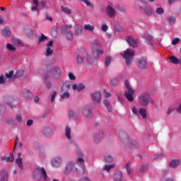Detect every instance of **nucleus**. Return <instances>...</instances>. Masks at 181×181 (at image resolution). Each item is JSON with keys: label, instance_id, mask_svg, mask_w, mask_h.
<instances>
[{"label": "nucleus", "instance_id": "nucleus-1", "mask_svg": "<svg viewBox=\"0 0 181 181\" xmlns=\"http://www.w3.org/2000/svg\"><path fill=\"white\" fill-rule=\"evenodd\" d=\"M124 86L127 88V90L124 92V97L128 101L132 103L134 100V95L135 94V91L131 88L127 80L124 81Z\"/></svg>", "mask_w": 181, "mask_h": 181}, {"label": "nucleus", "instance_id": "nucleus-2", "mask_svg": "<svg viewBox=\"0 0 181 181\" xmlns=\"http://www.w3.org/2000/svg\"><path fill=\"white\" fill-rule=\"evenodd\" d=\"M42 177L43 180H47V174L45 169L44 168H41L40 169L39 168H35V170H34V179L40 181Z\"/></svg>", "mask_w": 181, "mask_h": 181}, {"label": "nucleus", "instance_id": "nucleus-3", "mask_svg": "<svg viewBox=\"0 0 181 181\" xmlns=\"http://www.w3.org/2000/svg\"><path fill=\"white\" fill-rule=\"evenodd\" d=\"M134 55L135 52L134 49H127L124 51L122 56L125 60L127 66H130V64H132Z\"/></svg>", "mask_w": 181, "mask_h": 181}, {"label": "nucleus", "instance_id": "nucleus-4", "mask_svg": "<svg viewBox=\"0 0 181 181\" xmlns=\"http://www.w3.org/2000/svg\"><path fill=\"white\" fill-rule=\"evenodd\" d=\"M151 94L148 92L143 93L139 96V103L142 107H147L150 103Z\"/></svg>", "mask_w": 181, "mask_h": 181}, {"label": "nucleus", "instance_id": "nucleus-5", "mask_svg": "<svg viewBox=\"0 0 181 181\" xmlns=\"http://www.w3.org/2000/svg\"><path fill=\"white\" fill-rule=\"evenodd\" d=\"M75 165L76 164L74 162L72 161L68 162L65 168L64 174L69 175L74 171L78 172V169L76 168Z\"/></svg>", "mask_w": 181, "mask_h": 181}, {"label": "nucleus", "instance_id": "nucleus-6", "mask_svg": "<svg viewBox=\"0 0 181 181\" xmlns=\"http://www.w3.org/2000/svg\"><path fill=\"white\" fill-rule=\"evenodd\" d=\"M136 66L141 70H146L148 68L147 60L145 58L139 59L136 62Z\"/></svg>", "mask_w": 181, "mask_h": 181}, {"label": "nucleus", "instance_id": "nucleus-7", "mask_svg": "<svg viewBox=\"0 0 181 181\" xmlns=\"http://www.w3.org/2000/svg\"><path fill=\"white\" fill-rule=\"evenodd\" d=\"M52 74V77L55 79L59 78L61 74H62V70L59 67L55 66L53 67L52 71H48V74Z\"/></svg>", "mask_w": 181, "mask_h": 181}, {"label": "nucleus", "instance_id": "nucleus-8", "mask_svg": "<svg viewBox=\"0 0 181 181\" xmlns=\"http://www.w3.org/2000/svg\"><path fill=\"white\" fill-rule=\"evenodd\" d=\"M90 97L93 101H95V103H97V104H100L102 98L101 92L98 91L95 92L94 93H90Z\"/></svg>", "mask_w": 181, "mask_h": 181}, {"label": "nucleus", "instance_id": "nucleus-9", "mask_svg": "<svg viewBox=\"0 0 181 181\" xmlns=\"http://www.w3.org/2000/svg\"><path fill=\"white\" fill-rule=\"evenodd\" d=\"M104 132L103 131H100L98 133H94L93 135V139L95 143H99L103 137Z\"/></svg>", "mask_w": 181, "mask_h": 181}, {"label": "nucleus", "instance_id": "nucleus-10", "mask_svg": "<svg viewBox=\"0 0 181 181\" xmlns=\"http://www.w3.org/2000/svg\"><path fill=\"white\" fill-rule=\"evenodd\" d=\"M106 14L110 17V18H113L116 16V11L114 8H112L110 6H107L105 8Z\"/></svg>", "mask_w": 181, "mask_h": 181}, {"label": "nucleus", "instance_id": "nucleus-11", "mask_svg": "<svg viewBox=\"0 0 181 181\" xmlns=\"http://www.w3.org/2000/svg\"><path fill=\"white\" fill-rule=\"evenodd\" d=\"M113 181H123L124 176L121 171H115L112 176Z\"/></svg>", "mask_w": 181, "mask_h": 181}, {"label": "nucleus", "instance_id": "nucleus-12", "mask_svg": "<svg viewBox=\"0 0 181 181\" xmlns=\"http://www.w3.org/2000/svg\"><path fill=\"white\" fill-rule=\"evenodd\" d=\"M62 160L60 157H55L52 160L51 164L54 168H59L62 165Z\"/></svg>", "mask_w": 181, "mask_h": 181}, {"label": "nucleus", "instance_id": "nucleus-13", "mask_svg": "<svg viewBox=\"0 0 181 181\" xmlns=\"http://www.w3.org/2000/svg\"><path fill=\"white\" fill-rule=\"evenodd\" d=\"M21 153H17L18 158L16 159V164L18 165V168H20V170H23V158H21Z\"/></svg>", "mask_w": 181, "mask_h": 181}, {"label": "nucleus", "instance_id": "nucleus-14", "mask_svg": "<svg viewBox=\"0 0 181 181\" xmlns=\"http://www.w3.org/2000/svg\"><path fill=\"white\" fill-rule=\"evenodd\" d=\"M0 181H8V173L6 170H3L0 172Z\"/></svg>", "mask_w": 181, "mask_h": 181}, {"label": "nucleus", "instance_id": "nucleus-15", "mask_svg": "<svg viewBox=\"0 0 181 181\" xmlns=\"http://www.w3.org/2000/svg\"><path fill=\"white\" fill-rule=\"evenodd\" d=\"M83 28L81 25L76 24L74 25V35L76 36H79L82 35Z\"/></svg>", "mask_w": 181, "mask_h": 181}, {"label": "nucleus", "instance_id": "nucleus-16", "mask_svg": "<svg viewBox=\"0 0 181 181\" xmlns=\"http://www.w3.org/2000/svg\"><path fill=\"white\" fill-rule=\"evenodd\" d=\"M126 41L128 42L129 46H132L133 47H136L138 46L136 40L134 38H132V37L131 36L127 37Z\"/></svg>", "mask_w": 181, "mask_h": 181}, {"label": "nucleus", "instance_id": "nucleus-17", "mask_svg": "<svg viewBox=\"0 0 181 181\" xmlns=\"http://www.w3.org/2000/svg\"><path fill=\"white\" fill-rule=\"evenodd\" d=\"M15 160V158L13 153L10 154V156H2L1 161H4L6 163H13Z\"/></svg>", "mask_w": 181, "mask_h": 181}, {"label": "nucleus", "instance_id": "nucleus-18", "mask_svg": "<svg viewBox=\"0 0 181 181\" xmlns=\"http://www.w3.org/2000/svg\"><path fill=\"white\" fill-rule=\"evenodd\" d=\"M1 35L4 37H8L11 36V29L9 27L6 26V28L1 30Z\"/></svg>", "mask_w": 181, "mask_h": 181}, {"label": "nucleus", "instance_id": "nucleus-19", "mask_svg": "<svg viewBox=\"0 0 181 181\" xmlns=\"http://www.w3.org/2000/svg\"><path fill=\"white\" fill-rule=\"evenodd\" d=\"M23 96H24V98H27V100H30V98H33V95L30 93V91L28 89H24L23 90Z\"/></svg>", "mask_w": 181, "mask_h": 181}, {"label": "nucleus", "instance_id": "nucleus-20", "mask_svg": "<svg viewBox=\"0 0 181 181\" xmlns=\"http://www.w3.org/2000/svg\"><path fill=\"white\" fill-rule=\"evenodd\" d=\"M50 78V76L49 74H46L44 76V81L48 90H50V88H52V83L49 81L47 80V78Z\"/></svg>", "mask_w": 181, "mask_h": 181}, {"label": "nucleus", "instance_id": "nucleus-21", "mask_svg": "<svg viewBox=\"0 0 181 181\" xmlns=\"http://www.w3.org/2000/svg\"><path fill=\"white\" fill-rule=\"evenodd\" d=\"M90 46L93 52H94L97 48L100 47V42L98 40H94Z\"/></svg>", "mask_w": 181, "mask_h": 181}, {"label": "nucleus", "instance_id": "nucleus-22", "mask_svg": "<svg viewBox=\"0 0 181 181\" xmlns=\"http://www.w3.org/2000/svg\"><path fill=\"white\" fill-rule=\"evenodd\" d=\"M180 165V160H173L169 163L170 168H175L177 166H179Z\"/></svg>", "mask_w": 181, "mask_h": 181}, {"label": "nucleus", "instance_id": "nucleus-23", "mask_svg": "<svg viewBox=\"0 0 181 181\" xmlns=\"http://www.w3.org/2000/svg\"><path fill=\"white\" fill-rule=\"evenodd\" d=\"M71 129L69 126H66L65 127V136L68 140H71Z\"/></svg>", "mask_w": 181, "mask_h": 181}, {"label": "nucleus", "instance_id": "nucleus-24", "mask_svg": "<svg viewBox=\"0 0 181 181\" xmlns=\"http://www.w3.org/2000/svg\"><path fill=\"white\" fill-rule=\"evenodd\" d=\"M125 168L127 170V173L130 175L132 173H133V168H132V163L130 161H129L126 165H125Z\"/></svg>", "mask_w": 181, "mask_h": 181}, {"label": "nucleus", "instance_id": "nucleus-25", "mask_svg": "<svg viewBox=\"0 0 181 181\" xmlns=\"http://www.w3.org/2000/svg\"><path fill=\"white\" fill-rule=\"evenodd\" d=\"M114 160H115L114 157L111 155H105L104 156V161L106 163H112L114 161Z\"/></svg>", "mask_w": 181, "mask_h": 181}, {"label": "nucleus", "instance_id": "nucleus-26", "mask_svg": "<svg viewBox=\"0 0 181 181\" xmlns=\"http://www.w3.org/2000/svg\"><path fill=\"white\" fill-rule=\"evenodd\" d=\"M138 112L141 115L142 118L145 119L147 117V111L145 108L141 107L139 109Z\"/></svg>", "mask_w": 181, "mask_h": 181}, {"label": "nucleus", "instance_id": "nucleus-27", "mask_svg": "<svg viewBox=\"0 0 181 181\" xmlns=\"http://www.w3.org/2000/svg\"><path fill=\"white\" fill-rule=\"evenodd\" d=\"M82 114L84 115V117H89L90 115V110L88 107H85L82 110Z\"/></svg>", "mask_w": 181, "mask_h": 181}, {"label": "nucleus", "instance_id": "nucleus-28", "mask_svg": "<svg viewBox=\"0 0 181 181\" xmlns=\"http://www.w3.org/2000/svg\"><path fill=\"white\" fill-rule=\"evenodd\" d=\"M146 43L148 45H153V37L152 35H148L145 37Z\"/></svg>", "mask_w": 181, "mask_h": 181}, {"label": "nucleus", "instance_id": "nucleus-29", "mask_svg": "<svg viewBox=\"0 0 181 181\" xmlns=\"http://www.w3.org/2000/svg\"><path fill=\"white\" fill-rule=\"evenodd\" d=\"M115 165L114 163L110 165H105L103 168L104 171L109 173L112 169L115 168Z\"/></svg>", "mask_w": 181, "mask_h": 181}, {"label": "nucleus", "instance_id": "nucleus-30", "mask_svg": "<svg viewBox=\"0 0 181 181\" xmlns=\"http://www.w3.org/2000/svg\"><path fill=\"white\" fill-rule=\"evenodd\" d=\"M69 118L71 119H78V115L76 114L74 111L71 110L69 112Z\"/></svg>", "mask_w": 181, "mask_h": 181}, {"label": "nucleus", "instance_id": "nucleus-31", "mask_svg": "<svg viewBox=\"0 0 181 181\" xmlns=\"http://www.w3.org/2000/svg\"><path fill=\"white\" fill-rule=\"evenodd\" d=\"M83 29L89 32H93V30H95V27L91 25L90 24H86L83 25Z\"/></svg>", "mask_w": 181, "mask_h": 181}, {"label": "nucleus", "instance_id": "nucleus-32", "mask_svg": "<svg viewBox=\"0 0 181 181\" xmlns=\"http://www.w3.org/2000/svg\"><path fill=\"white\" fill-rule=\"evenodd\" d=\"M86 61L88 64L93 66L94 60L88 53L86 54Z\"/></svg>", "mask_w": 181, "mask_h": 181}, {"label": "nucleus", "instance_id": "nucleus-33", "mask_svg": "<svg viewBox=\"0 0 181 181\" xmlns=\"http://www.w3.org/2000/svg\"><path fill=\"white\" fill-rule=\"evenodd\" d=\"M103 104L106 107L107 111H109L110 112H111L112 111V108L110 105V101H108L107 100H105L103 101Z\"/></svg>", "mask_w": 181, "mask_h": 181}, {"label": "nucleus", "instance_id": "nucleus-34", "mask_svg": "<svg viewBox=\"0 0 181 181\" xmlns=\"http://www.w3.org/2000/svg\"><path fill=\"white\" fill-rule=\"evenodd\" d=\"M112 62V57L110 56H107L105 59V66L109 67Z\"/></svg>", "mask_w": 181, "mask_h": 181}, {"label": "nucleus", "instance_id": "nucleus-35", "mask_svg": "<svg viewBox=\"0 0 181 181\" xmlns=\"http://www.w3.org/2000/svg\"><path fill=\"white\" fill-rule=\"evenodd\" d=\"M61 8H62V11L66 13V14H68V15H70L72 13V11L71 9H70L69 7H64L63 6H61Z\"/></svg>", "mask_w": 181, "mask_h": 181}, {"label": "nucleus", "instance_id": "nucleus-36", "mask_svg": "<svg viewBox=\"0 0 181 181\" xmlns=\"http://www.w3.org/2000/svg\"><path fill=\"white\" fill-rule=\"evenodd\" d=\"M85 57H81V55H76V61L78 64H83Z\"/></svg>", "mask_w": 181, "mask_h": 181}, {"label": "nucleus", "instance_id": "nucleus-37", "mask_svg": "<svg viewBox=\"0 0 181 181\" xmlns=\"http://www.w3.org/2000/svg\"><path fill=\"white\" fill-rule=\"evenodd\" d=\"M144 11L147 15H151L153 12V9L148 6L144 7Z\"/></svg>", "mask_w": 181, "mask_h": 181}, {"label": "nucleus", "instance_id": "nucleus-38", "mask_svg": "<svg viewBox=\"0 0 181 181\" xmlns=\"http://www.w3.org/2000/svg\"><path fill=\"white\" fill-rule=\"evenodd\" d=\"M179 60L177 59V57L173 56L170 57V61L171 63H173V64H179Z\"/></svg>", "mask_w": 181, "mask_h": 181}, {"label": "nucleus", "instance_id": "nucleus-39", "mask_svg": "<svg viewBox=\"0 0 181 181\" xmlns=\"http://www.w3.org/2000/svg\"><path fill=\"white\" fill-rule=\"evenodd\" d=\"M119 138L122 141H124V140L128 139L127 134L125 132H121L119 133Z\"/></svg>", "mask_w": 181, "mask_h": 181}, {"label": "nucleus", "instance_id": "nucleus-40", "mask_svg": "<svg viewBox=\"0 0 181 181\" xmlns=\"http://www.w3.org/2000/svg\"><path fill=\"white\" fill-rule=\"evenodd\" d=\"M76 163L83 168L84 166V159L83 158H78L76 160Z\"/></svg>", "mask_w": 181, "mask_h": 181}, {"label": "nucleus", "instance_id": "nucleus-41", "mask_svg": "<svg viewBox=\"0 0 181 181\" xmlns=\"http://www.w3.org/2000/svg\"><path fill=\"white\" fill-rule=\"evenodd\" d=\"M67 40H73V33H71V31H66L65 32Z\"/></svg>", "mask_w": 181, "mask_h": 181}, {"label": "nucleus", "instance_id": "nucleus-42", "mask_svg": "<svg viewBox=\"0 0 181 181\" xmlns=\"http://www.w3.org/2000/svg\"><path fill=\"white\" fill-rule=\"evenodd\" d=\"M53 54V49L50 47H47L46 49L45 56L48 57Z\"/></svg>", "mask_w": 181, "mask_h": 181}, {"label": "nucleus", "instance_id": "nucleus-43", "mask_svg": "<svg viewBox=\"0 0 181 181\" xmlns=\"http://www.w3.org/2000/svg\"><path fill=\"white\" fill-rule=\"evenodd\" d=\"M48 37L45 36L44 34H41V37H38V44H40L41 42H44L47 40Z\"/></svg>", "mask_w": 181, "mask_h": 181}, {"label": "nucleus", "instance_id": "nucleus-44", "mask_svg": "<svg viewBox=\"0 0 181 181\" xmlns=\"http://www.w3.org/2000/svg\"><path fill=\"white\" fill-rule=\"evenodd\" d=\"M85 88H86L85 85H83V83H79V84L78 85L77 91H78V93H81V91H82L83 90H85Z\"/></svg>", "mask_w": 181, "mask_h": 181}, {"label": "nucleus", "instance_id": "nucleus-45", "mask_svg": "<svg viewBox=\"0 0 181 181\" xmlns=\"http://www.w3.org/2000/svg\"><path fill=\"white\" fill-rule=\"evenodd\" d=\"M61 98L63 100H65V98H69L70 97V93L69 92H65L63 94L60 95Z\"/></svg>", "mask_w": 181, "mask_h": 181}, {"label": "nucleus", "instance_id": "nucleus-46", "mask_svg": "<svg viewBox=\"0 0 181 181\" xmlns=\"http://www.w3.org/2000/svg\"><path fill=\"white\" fill-rule=\"evenodd\" d=\"M131 145H132L131 147L132 148H139V144L137 141H132L131 143Z\"/></svg>", "mask_w": 181, "mask_h": 181}, {"label": "nucleus", "instance_id": "nucleus-47", "mask_svg": "<svg viewBox=\"0 0 181 181\" xmlns=\"http://www.w3.org/2000/svg\"><path fill=\"white\" fill-rule=\"evenodd\" d=\"M56 96H57V92L53 91L52 93L51 94V98H50L51 103H54Z\"/></svg>", "mask_w": 181, "mask_h": 181}, {"label": "nucleus", "instance_id": "nucleus-48", "mask_svg": "<svg viewBox=\"0 0 181 181\" xmlns=\"http://www.w3.org/2000/svg\"><path fill=\"white\" fill-rule=\"evenodd\" d=\"M24 71L23 70H18L17 71V73H16V77H21L24 74Z\"/></svg>", "mask_w": 181, "mask_h": 181}, {"label": "nucleus", "instance_id": "nucleus-49", "mask_svg": "<svg viewBox=\"0 0 181 181\" xmlns=\"http://www.w3.org/2000/svg\"><path fill=\"white\" fill-rule=\"evenodd\" d=\"M164 9L162 7H159L158 8H156V13L159 14V15H162L164 13Z\"/></svg>", "mask_w": 181, "mask_h": 181}, {"label": "nucleus", "instance_id": "nucleus-50", "mask_svg": "<svg viewBox=\"0 0 181 181\" xmlns=\"http://www.w3.org/2000/svg\"><path fill=\"white\" fill-rule=\"evenodd\" d=\"M112 86H117L118 84V79L117 78H114L111 80Z\"/></svg>", "mask_w": 181, "mask_h": 181}, {"label": "nucleus", "instance_id": "nucleus-51", "mask_svg": "<svg viewBox=\"0 0 181 181\" xmlns=\"http://www.w3.org/2000/svg\"><path fill=\"white\" fill-rule=\"evenodd\" d=\"M52 34L54 37H56L57 35V28L56 26H54L52 28Z\"/></svg>", "mask_w": 181, "mask_h": 181}, {"label": "nucleus", "instance_id": "nucleus-52", "mask_svg": "<svg viewBox=\"0 0 181 181\" xmlns=\"http://www.w3.org/2000/svg\"><path fill=\"white\" fill-rule=\"evenodd\" d=\"M180 42V39L177 37V38H174L172 41V45H176L177 44H178Z\"/></svg>", "mask_w": 181, "mask_h": 181}, {"label": "nucleus", "instance_id": "nucleus-53", "mask_svg": "<svg viewBox=\"0 0 181 181\" xmlns=\"http://www.w3.org/2000/svg\"><path fill=\"white\" fill-rule=\"evenodd\" d=\"M84 3L90 8H93L94 6L93 5V4L89 1L88 0H85Z\"/></svg>", "mask_w": 181, "mask_h": 181}, {"label": "nucleus", "instance_id": "nucleus-54", "mask_svg": "<svg viewBox=\"0 0 181 181\" xmlns=\"http://www.w3.org/2000/svg\"><path fill=\"white\" fill-rule=\"evenodd\" d=\"M45 135L46 136H49L52 135V131L51 129H45Z\"/></svg>", "mask_w": 181, "mask_h": 181}, {"label": "nucleus", "instance_id": "nucleus-55", "mask_svg": "<svg viewBox=\"0 0 181 181\" xmlns=\"http://www.w3.org/2000/svg\"><path fill=\"white\" fill-rule=\"evenodd\" d=\"M7 49H8V50H12V51H15L16 49L13 45L9 43L7 44Z\"/></svg>", "mask_w": 181, "mask_h": 181}, {"label": "nucleus", "instance_id": "nucleus-56", "mask_svg": "<svg viewBox=\"0 0 181 181\" xmlns=\"http://www.w3.org/2000/svg\"><path fill=\"white\" fill-rule=\"evenodd\" d=\"M68 76H69V80L74 81L76 78L75 75L74 74L71 73V72L68 74Z\"/></svg>", "mask_w": 181, "mask_h": 181}, {"label": "nucleus", "instance_id": "nucleus-57", "mask_svg": "<svg viewBox=\"0 0 181 181\" xmlns=\"http://www.w3.org/2000/svg\"><path fill=\"white\" fill-rule=\"evenodd\" d=\"M13 43H14V45H22V42L18 39L13 40Z\"/></svg>", "mask_w": 181, "mask_h": 181}, {"label": "nucleus", "instance_id": "nucleus-58", "mask_svg": "<svg viewBox=\"0 0 181 181\" xmlns=\"http://www.w3.org/2000/svg\"><path fill=\"white\" fill-rule=\"evenodd\" d=\"M70 89V85H64L62 86V93H64L65 90H69Z\"/></svg>", "mask_w": 181, "mask_h": 181}, {"label": "nucleus", "instance_id": "nucleus-59", "mask_svg": "<svg viewBox=\"0 0 181 181\" xmlns=\"http://www.w3.org/2000/svg\"><path fill=\"white\" fill-rule=\"evenodd\" d=\"M132 112H133V114H134V115H138V110L135 106H133L132 107Z\"/></svg>", "mask_w": 181, "mask_h": 181}, {"label": "nucleus", "instance_id": "nucleus-60", "mask_svg": "<svg viewBox=\"0 0 181 181\" xmlns=\"http://www.w3.org/2000/svg\"><path fill=\"white\" fill-rule=\"evenodd\" d=\"M13 73H14L13 71H10V73L6 74V77L7 78H12V77L13 76Z\"/></svg>", "mask_w": 181, "mask_h": 181}, {"label": "nucleus", "instance_id": "nucleus-61", "mask_svg": "<svg viewBox=\"0 0 181 181\" xmlns=\"http://www.w3.org/2000/svg\"><path fill=\"white\" fill-rule=\"evenodd\" d=\"M16 119H17V121H18V123H21V122H22V117H21V116L19 115H17L16 116Z\"/></svg>", "mask_w": 181, "mask_h": 181}, {"label": "nucleus", "instance_id": "nucleus-62", "mask_svg": "<svg viewBox=\"0 0 181 181\" xmlns=\"http://www.w3.org/2000/svg\"><path fill=\"white\" fill-rule=\"evenodd\" d=\"M101 30L104 32H106L108 30V26L107 25H103L101 26Z\"/></svg>", "mask_w": 181, "mask_h": 181}, {"label": "nucleus", "instance_id": "nucleus-63", "mask_svg": "<svg viewBox=\"0 0 181 181\" xmlns=\"http://www.w3.org/2000/svg\"><path fill=\"white\" fill-rule=\"evenodd\" d=\"M33 124V119H28L27 121V126L28 127H32Z\"/></svg>", "mask_w": 181, "mask_h": 181}, {"label": "nucleus", "instance_id": "nucleus-64", "mask_svg": "<svg viewBox=\"0 0 181 181\" xmlns=\"http://www.w3.org/2000/svg\"><path fill=\"white\" fill-rule=\"evenodd\" d=\"M160 181H174V180L172 178H166L165 179V177H161L160 179Z\"/></svg>", "mask_w": 181, "mask_h": 181}]
</instances>
